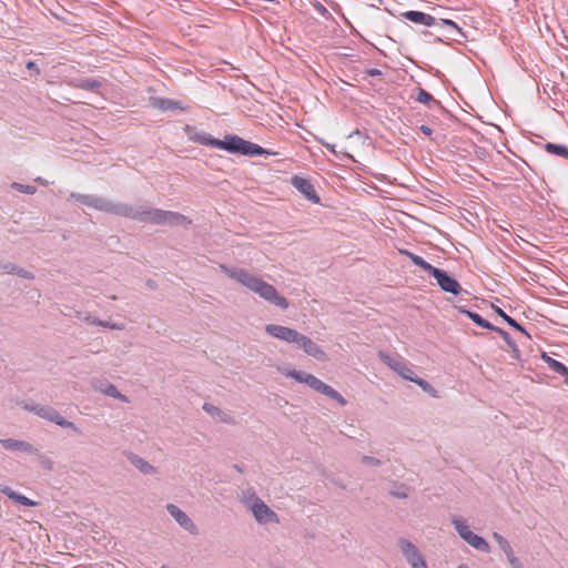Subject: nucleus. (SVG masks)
Returning <instances> with one entry per match:
<instances>
[{
  "label": "nucleus",
  "instance_id": "obj_25",
  "mask_svg": "<svg viewBox=\"0 0 568 568\" xmlns=\"http://www.w3.org/2000/svg\"><path fill=\"white\" fill-rule=\"evenodd\" d=\"M192 140L201 145L205 146H213L220 149V139L213 138L211 134L206 132H200L195 133L194 136H192Z\"/></svg>",
  "mask_w": 568,
  "mask_h": 568
},
{
  "label": "nucleus",
  "instance_id": "obj_46",
  "mask_svg": "<svg viewBox=\"0 0 568 568\" xmlns=\"http://www.w3.org/2000/svg\"><path fill=\"white\" fill-rule=\"evenodd\" d=\"M83 321L87 322L88 324H91V325H99L101 324V320L97 318V317H93L91 315H85L83 317Z\"/></svg>",
  "mask_w": 568,
  "mask_h": 568
},
{
  "label": "nucleus",
  "instance_id": "obj_27",
  "mask_svg": "<svg viewBox=\"0 0 568 568\" xmlns=\"http://www.w3.org/2000/svg\"><path fill=\"white\" fill-rule=\"evenodd\" d=\"M436 26H442V27H448L452 29V31L454 32V34L450 36V38L457 42H460L459 39H457L456 36H459L460 38L463 39H467L466 34L463 32V30L457 26V23L450 19H439L437 20V24Z\"/></svg>",
  "mask_w": 568,
  "mask_h": 568
},
{
  "label": "nucleus",
  "instance_id": "obj_40",
  "mask_svg": "<svg viewBox=\"0 0 568 568\" xmlns=\"http://www.w3.org/2000/svg\"><path fill=\"white\" fill-rule=\"evenodd\" d=\"M417 266L420 267L422 270H424L425 272L429 273L433 277L435 276V273L437 271H439L438 267L433 266L430 263H428L424 258L420 260V262Z\"/></svg>",
  "mask_w": 568,
  "mask_h": 568
},
{
  "label": "nucleus",
  "instance_id": "obj_42",
  "mask_svg": "<svg viewBox=\"0 0 568 568\" xmlns=\"http://www.w3.org/2000/svg\"><path fill=\"white\" fill-rule=\"evenodd\" d=\"M362 462L373 467H378L382 465V462L378 458L368 455L362 456Z\"/></svg>",
  "mask_w": 568,
  "mask_h": 568
},
{
  "label": "nucleus",
  "instance_id": "obj_41",
  "mask_svg": "<svg viewBox=\"0 0 568 568\" xmlns=\"http://www.w3.org/2000/svg\"><path fill=\"white\" fill-rule=\"evenodd\" d=\"M390 495L396 498H406L408 496V488L402 485L396 490H390Z\"/></svg>",
  "mask_w": 568,
  "mask_h": 568
},
{
  "label": "nucleus",
  "instance_id": "obj_47",
  "mask_svg": "<svg viewBox=\"0 0 568 568\" xmlns=\"http://www.w3.org/2000/svg\"><path fill=\"white\" fill-rule=\"evenodd\" d=\"M26 67L28 70L34 71L37 75L40 74V69L38 68V65L34 61H29Z\"/></svg>",
  "mask_w": 568,
  "mask_h": 568
},
{
  "label": "nucleus",
  "instance_id": "obj_26",
  "mask_svg": "<svg viewBox=\"0 0 568 568\" xmlns=\"http://www.w3.org/2000/svg\"><path fill=\"white\" fill-rule=\"evenodd\" d=\"M465 541L481 552L490 551L489 544L483 537H480L474 532H471Z\"/></svg>",
  "mask_w": 568,
  "mask_h": 568
},
{
  "label": "nucleus",
  "instance_id": "obj_24",
  "mask_svg": "<svg viewBox=\"0 0 568 568\" xmlns=\"http://www.w3.org/2000/svg\"><path fill=\"white\" fill-rule=\"evenodd\" d=\"M415 100L419 103L428 105L430 109L434 106L440 108L442 104L438 100H436L429 92L426 90L418 88Z\"/></svg>",
  "mask_w": 568,
  "mask_h": 568
},
{
  "label": "nucleus",
  "instance_id": "obj_16",
  "mask_svg": "<svg viewBox=\"0 0 568 568\" xmlns=\"http://www.w3.org/2000/svg\"><path fill=\"white\" fill-rule=\"evenodd\" d=\"M92 387L95 390H98V392H100V393H102V394H104V395H106L109 397L119 399V400H121L123 403H129L128 396L121 394L118 390L116 386L113 385L112 383L108 382V381H101V379L92 381Z\"/></svg>",
  "mask_w": 568,
  "mask_h": 568
},
{
  "label": "nucleus",
  "instance_id": "obj_8",
  "mask_svg": "<svg viewBox=\"0 0 568 568\" xmlns=\"http://www.w3.org/2000/svg\"><path fill=\"white\" fill-rule=\"evenodd\" d=\"M304 384L308 385L312 389L327 396L328 398L336 400L342 406L347 404V400L337 390L314 375L306 377V379H304Z\"/></svg>",
  "mask_w": 568,
  "mask_h": 568
},
{
  "label": "nucleus",
  "instance_id": "obj_55",
  "mask_svg": "<svg viewBox=\"0 0 568 568\" xmlns=\"http://www.w3.org/2000/svg\"><path fill=\"white\" fill-rule=\"evenodd\" d=\"M146 284H148V286H149L150 288H154V287H155V283H154V281H152V280H149V281L146 282Z\"/></svg>",
  "mask_w": 568,
  "mask_h": 568
},
{
  "label": "nucleus",
  "instance_id": "obj_54",
  "mask_svg": "<svg viewBox=\"0 0 568 568\" xmlns=\"http://www.w3.org/2000/svg\"><path fill=\"white\" fill-rule=\"evenodd\" d=\"M233 468H234L235 470H237L239 473H243V471H244V470H243V467H242L241 465H239V464H235V465L233 466Z\"/></svg>",
  "mask_w": 568,
  "mask_h": 568
},
{
  "label": "nucleus",
  "instance_id": "obj_37",
  "mask_svg": "<svg viewBox=\"0 0 568 568\" xmlns=\"http://www.w3.org/2000/svg\"><path fill=\"white\" fill-rule=\"evenodd\" d=\"M285 375L287 377L294 378L298 383H304V379H306V377H310L312 374H308V373H305L302 371L292 369V371H288Z\"/></svg>",
  "mask_w": 568,
  "mask_h": 568
},
{
  "label": "nucleus",
  "instance_id": "obj_11",
  "mask_svg": "<svg viewBox=\"0 0 568 568\" xmlns=\"http://www.w3.org/2000/svg\"><path fill=\"white\" fill-rule=\"evenodd\" d=\"M434 278L437 281L439 287L446 293L458 295L462 292V286L458 281L444 270L439 268V271L435 273Z\"/></svg>",
  "mask_w": 568,
  "mask_h": 568
},
{
  "label": "nucleus",
  "instance_id": "obj_10",
  "mask_svg": "<svg viewBox=\"0 0 568 568\" xmlns=\"http://www.w3.org/2000/svg\"><path fill=\"white\" fill-rule=\"evenodd\" d=\"M166 510L184 530L189 531L192 535H196L199 532L197 527L193 523V520L187 516L185 511L180 509L176 505L168 504Z\"/></svg>",
  "mask_w": 568,
  "mask_h": 568
},
{
  "label": "nucleus",
  "instance_id": "obj_31",
  "mask_svg": "<svg viewBox=\"0 0 568 568\" xmlns=\"http://www.w3.org/2000/svg\"><path fill=\"white\" fill-rule=\"evenodd\" d=\"M241 500L248 509H251L255 500L260 503L262 499L256 495L255 490L251 487L242 491Z\"/></svg>",
  "mask_w": 568,
  "mask_h": 568
},
{
  "label": "nucleus",
  "instance_id": "obj_57",
  "mask_svg": "<svg viewBox=\"0 0 568 568\" xmlns=\"http://www.w3.org/2000/svg\"><path fill=\"white\" fill-rule=\"evenodd\" d=\"M457 568H469V567H468V566H466V565H462V566H459V567H457Z\"/></svg>",
  "mask_w": 568,
  "mask_h": 568
},
{
  "label": "nucleus",
  "instance_id": "obj_6",
  "mask_svg": "<svg viewBox=\"0 0 568 568\" xmlns=\"http://www.w3.org/2000/svg\"><path fill=\"white\" fill-rule=\"evenodd\" d=\"M97 211L109 213L115 216L128 217L133 220L135 206L123 202H113L102 196L91 194L88 205Z\"/></svg>",
  "mask_w": 568,
  "mask_h": 568
},
{
  "label": "nucleus",
  "instance_id": "obj_44",
  "mask_svg": "<svg viewBox=\"0 0 568 568\" xmlns=\"http://www.w3.org/2000/svg\"><path fill=\"white\" fill-rule=\"evenodd\" d=\"M17 275L22 277V278H27V280H33L34 278L33 273H31L28 270L21 268V267H19V270H17Z\"/></svg>",
  "mask_w": 568,
  "mask_h": 568
},
{
  "label": "nucleus",
  "instance_id": "obj_45",
  "mask_svg": "<svg viewBox=\"0 0 568 568\" xmlns=\"http://www.w3.org/2000/svg\"><path fill=\"white\" fill-rule=\"evenodd\" d=\"M2 270L7 273H14L17 274V270H19V267L12 263H8V264H4L2 266Z\"/></svg>",
  "mask_w": 568,
  "mask_h": 568
},
{
  "label": "nucleus",
  "instance_id": "obj_58",
  "mask_svg": "<svg viewBox=\"0 0 568 568\" xmlns=\"http://www.w3.org/2000/svg\"><path fill=\"white\" fill-rule=\"evenodd\" d=\"M110 298L114 301V300H116V296L115 295H111Z\"/></svg>",
  "mask_w": 568,
  "mask_h": 568
},
{
  "label": "nucleus",
  "instance_id": "obj_21",
  "mask_svg": "<svg viewBox=\"0 0 568 568\" xmlns=\"http://www.w3.org/2000/svg\"><path fill=\"white\" fill-rule=\"evenodd\" d=\"M152 105L161 111L184 110L180 101L169 98H153Z\"/></svg>",
  "mask_w": 568,
  "mask_h": 568
},
{
  "label": "nucleus",
  "instance_id": "obj_38",
  "mask_svg": "<svg viewBox=\"0 0 568 568\" xmlns=\"http://www.w3.org/2000/svg\"><path fill=\"white\" fill-rule=\"evenodd\" d=\"M36 455L38 456V462L42 468L47 470H51L53 468V460L49 456L39 453Z\"/></svg>",
  "mask_w": 568,
  "mask_h": 568
},
{
  "label": "nucleus",
  "instance_id": "obj_2",
  "mask_svg": "<svg viewBox=\"0 0 568 568\" xmlns=\"http://www.w3.org/2000/svg\"><path fill=\"white\" fill-rule=\"evenodd\" d=\"M265 332L274 338L296 345L308 356H312L320 362H326L328 359L326 352L322 347H320L310 337L294 328L277 324H267L265 326Z\"/></svg>",
  "mask_w": 568,
  "mask_h": 568
},
{
  "label": "nucleus",
  "instance_id": "obj_39",
  "mask_svg": "<svg viewBox=\"0 0 568 568\" xmlns=\"http://www.w3.org/2000/svg\"><path fill=\"white\" fill-rule=\"evenodd\" d=\"M417 266L420 267L422 270H424L425 272L429 273L433 277L435 276V273L437 271H439L438 267L433 266L430 263H428L424 258L420 260V262Z\"/></svg>",
  "mask_w": 568,
  "mask_h": 568
},
{
  "label": "nucleus",
  "instance_id": "obj_4",
  "mask_svg": "<svg viewBox=\"0 0 568 568\" xmlns=\"http://www.w3.org/2000/svg\"><path fill=\"white\" fill-rule=\"evenodd\" d=\"M220 149L233 154H242L248 156L273 155L274 152L262 148L258 144L246 141L239 135L227 134L220 142Z\"/></svg>",
  "mask_w": 568,
  "mask_h": 568
},
{
  "label": "nucleus",
  "instance_id": "obj_14",
  "mask_svg": "<svg viewBox=\"0 0 568 568\" xmlns=\"http://www.w3.org/2000/svg\"><path fill=\"white\" fill-rule=\"evenodd\" d=\"M493 538L496 540V542L498 544L499 548L506 555L507 561L510 565V567L511 568H523V562L515 555L510 542L503 535H500L497 531L493 532Z\"/></svg>",
  "mask_w": 568,
  "mask_h": 568
},
{
  "label": "nucleus",
  "instance_id": "obj_30",
  "mask_svg": "<svg viewBox=\"0 0 568 568\" xmlns=\"http://www.w3.org/2000/svg\"><path fill=\"white\" fill-rule=\"evenodd\" d=\"M496 312L509 326L514 327L515 329H517V331L526 334L528 337H530V335L527 333V331L524 328V326H521L515 318L507 315L501 308L496 307Z\"/></svg>",
  "mask_w": 568,
  "mask_h": 568
},
{
  "label": "nucleus",
  "instance_id": "obj_13",
  "mask_svg": "<svg viewBox=\"0 0 568 568\" xmlns=\"http://www.w3.org/2000/svg\"><path fill=\"white\" fill-rule=\"evenodd\" d=\"M291 182H292V185L301 194H303L305 199H307L308 201H311L314 204L320 203L321 199L317 195L314 186L307 179L301 178V176H293Z\"/></svg>",
  "mask_w": 568,
  "mask_h": 568
},
{
  "label": "nucleus",
  "instance_id": "obj_5",
  "mask_svg": "<svg viewBox=\"0 0 568 568\" xmlns=\"http://www.w3.org/2000/svg\"><path fill=\"white\" fill-rule=\"evenodd\" d=\"M23 409L28 410V412H31L36 415H38L39 417L45 419V420H49L51 423H54L55 425L58 426H61L63 428H70L72 429L73 432L80 434V429L79 427L70 422V420H67L63 416H61L59 414V412L53 408L52 406H49V405H40V404H34V403H28V402H21L19 404Z\"/></svg>",
  "mask_w": 568,
  "mask_h": 568
},
{
  "label": "nucleus",
  "instance_id": "obj_19",
  "mask_svg": "<svg viewBox=\"0 0 568 568\" xmlns=\"http://www.w3.org/2000/svg\"><path fill=\"white\" fill-rule=\"evenodd\" d=\"M405 19L410 22L423 24L426 27H433L437 24V19L428 13L422 11L409 10L402 14Z\"/></svg>",
  "mask_w": 568,
  "mask_h": 568
},
{
  "label": "nucleus",
  "instance_id": "obj_49",
  "mask_svg": "<svg viewBox=\"0 0 568 568\" xmlns=\"http://www.w3.org/2000/svg\"><path fill=\"white\" fill-rule=\"evenodd\" d=\"M314 7H315L316 11L320 12L322 16H325L328 13L327 9L320 2H317Z\"/></svg>",
  "mask_w": 568,
  "mask_h": 568
},
{
  "label": "nucleus",
  "instance_id": "obj_1",
  "mask_svg": "<svg viewBox=\"0 0 568 568\" xmlns=\"http://www.w3.org/2000/svg\"><path fill=\"white\" fill-rule=\"evenodd\" d=\"M220 268L227 277L257 294L267 303L275 305L281 310L288 308L290 303L287 298L281 295L272 284L265 282L261 276L251 273L243 267L221 264Z\"/></svg>",
  "mask_w": 568,
  "mask_h": 568
},
{
  "label": "nucleus",
  "instance_id": "obj_50",
  "mask_svg": "<svg viewBox=\"0 0 568 568\" xmlns=\"http://www.w3.org/2000/svg\"><path fill=\"white\" fill-rule=\"evenodd\" d=\"M419 130L427 136H430L433 134V129L429 128L428 125L423 124L419 126Z\"/></svg>",
  "mask_w": 568,
  "mask_h": 568
},
{
  "label": "nucleus",
  "instance_id": "obj_56",
  "mask_svg": "<svg viewBox=\"0 0 568 568\" xmlns=\"http://www.w3.org/2000/svg\"><path fill=\"white\" fill-rule=\"evenodd\" d=\"M327 148H329L332 150V152H335L334 145H327Z\"/></svg>",
  "mask_w": 568,
  "mask_h": 568
},
{
  "label": "nucleus",
  "instance_id": "obj_51",
  "mask_svg": "<svg viewBox=\"0 0 568 568\" xmlns=\"http://www.w3.org/2000/svg\"><path fill=\"white\" fill-rule=\"evenodd\" d=\"M125 325L123 323H111L110 329L123 331Z\"/></svg>",
  "mask_w": 568,
  "mask_h": 568
},
{
  "label": "nucleus",
  "instance_id": "obj_12",
  "mask_svg": "<svg viewBox=\"0 0 568 568\" xmlns=\"http://www.w3.org/2000/svg\"><path fill=\"white\" fill-rule=\"evenodd\" d=\"M381 359L387 364L393 371H395L404 379L412 381L415 376L414 371L406 365L405 362L396 359L387 354L379 353Z\"/></svg>",
  "mask_w": 568,
  "mask_h": 568
},
{
  "label": "nucleus",
  "instance_id": "obj_35",
  "mask_svg": "<svg viewBox=\"0 0 568 568\" xmlns=\"http://www.w3.org/2000/svg\"><path fill=\"white\" fill-rule=\"evenodd\" d=\"M11 189H13L18 192L24 193V194H34L37 192L36 186L28 185V184H21L18 182L11 183Z\"/></svg>",
  "mask_w": 568,
  "mask_h": 568
},
{
  "label": "nucleus",
  "instance_id": "obj_17",
  "mask_svg": "<svg viewBox=\"0 0 568 568\" xmlns=\"http://www.w3.org/2000/svg\"><path fill=\"white\" fill-rule=\"evenodd\" d=\"M0 445L7 450L38 454V449L26 440L4 438L0 439Z\"/></svg>",
  "mask_w": 568,
  "mask_h": 568
},
{
  "label": "nucleus",
  "instance_id": "obj_18",
  "mask_svg": "<svg viewBox=\"0 0 568 568\" xmlns=\"http://www.w3.org/2000/svg\"><path fill=\"white\" fill-rule=\"evenodd\" d=\"M124 455L128 460L143 475H153L158 473L153 465H151L148 460L140 457L139 455L132 452H125Z\"/></svg>",
  "mask_w": 568,
  "mask_h": 568
},
{
  "label": "nucleus",
  "instance_id": "obj_48",
  "mask_svg": "<svg viewBox=\"0 0 568 568\" xmlns=\"http://www.w3.org/2000/svg\"><path fill=\"white\" fill-rule=\"evenodd\" d=\"M366 74H368L369 77H381L383 73L379 69H368L366 70Z\"/></svg>",
  "mask_w": 568,
  "mask_h": 568
},
{
  "label": "nucleus",
  "instance_id": "obj_60",
  "mask_svg": "<svg viewBox=\"0 0 568 568\" xmlns=\"http://www.w3.org/2000/svg\"><path fill=\"white\" fill-rule=\"evenodd\" d=\"M162 568H166L165 566H163Z\"/></svg>",
  "mask_w": 568,
  "mask_h": 568
},
{
  "label": "nucleus",
  "instance_id": "obj_28",
  "mask_svg": "<svg viewBox=\"0 0 568 568\" xmlns=\"http://www.w3.org/2000/svg\"><path fill=\"white\" fill-rule=\"evenodd\" d=\"M544 150L549 154L568 159V146L566 145L547 142Z\"/></svg>",
  "mask_w": 568,
  "mask_h": 568
},
{
  "label": "nucleus",
  "instance_id": "obj_7",
  "mask_svg": "<svg viewBox=\"0 0 568 568\" xmlns=\"http://www.w3.org/2000/svg\"><path fill=\"white\" fill-rule=\"evenodd\" d=\"M398 547L412 568H428L427 562L419 549L409 540L400 538Z\"/></svg>",
  "mask_w": 568,
  "mask_h": 568
},
{
  "label": "nucleus",
  "instance_id": "obj_59",
  "mask_svg": "<svg viewBox=\"0 0 568 568\" xmlns=\"http://www.w3.org/2000/svg\"><path fill=\"white\" fill-rule=\"evenodd\" d=\"M566 382L568 383V377H567Z\"/></svg>",
  "mask_w": 568,
  "mask_h": 568
},
{
  "label": "nucleus",
  "instance_id": "obj_9",
  "mask_svg": "<svg viewBox=\"0 0 568 568\" xmlns=\"http://www.w3.org/2000/svg\"><path fill=\"white\" fill-rule=\"evenodd\" d=\"M255 518V520L260 525H266V524H278L280 518L278 515L271 509L263 500L257 503L255 500L254 505H252V508L250 509Z\"/></svg>",
  "mask_w": 568,
  "mask_h": 568
},
{
  "label": "nucleus",
  "instance_id": "obj_34",
  "mask_svg": "<svg viewBox=\"0 0 568 568\" xmlns=\"http://www.w3.org/2000/svg\"><path fill=\"white\" fill-rule=\"evenodd\" d=\"M8 496H9L10 499L17 501L18 504H20L22 506L34 507V506L38 505V503L31 500L30 498H28L24 495H20V494H17V493H11Z\"/></svg>",
  "mask_w": 568,
  "mask_h": 568
},
{
  "label": "nucleus",
  "instance_id": "obj_22",
  "mask_svg": "<svg viewBox=\"0 0 568 568\" xmlns=\"http://www.w3.org/2000/svg\"><path fill=\"white\" fill-rule=\"evenodd\" d=\"M541 359L544 361V363L547 364V366L549 367V369H551L554 373L565 377L567 379L568 377V367L562 364L561 362L550 357L548 354L546 353H542L541 355Z\"/></svg>",
  "mask_w": 568,
  "mask_h": 568
},
{
  "label": "nucleus",
  "instance_id": "obj_20",
  "mask_svg": "<svg viewBox=\"0 0 568 568\" xmlns=\"http://www.w3.org/2000/svg\"><path fill=\"white\" fill-rule=\"evenodd\" d=\"M203 409L209 415H211L214 418H217L222 423H225V424H229V425H234L235 424V419H234V417L232 415L223 412L222 409H220L219 407H216V406H214L212 404L205 403L203 405Z\"/></svg>",
  "mask_w": 568,
  "mask_h": 568
},
{
  "label": "nucleus",
  "instance_id": "obj_23",
  "mask_svg": "<svg viewBox=\"0 0 568 568\" xmlns=\"http://www.w3.org/2000/svg\"><path fill=\"white\" fill-rule=\"evenodd\" d=\"M460 313L465 314L469 320H471L475 324L478 326L486 328V329H497V326L493 325L487 320L483 318L478 313L459 307L458 308Z\"/></svg>",
  "mask_w": 568,
  "mask_h": 568
},
{
  "label": "nucleus",
  "instance_id": "obj_36",
  "mask_svg": "<svg viewBox=\"0 0 568 568\" xmlns=\"http://www.w3.org/2000/svg\"><path fill=\"white\" fill-rule=\"evenodd\" d=\"M91 199V194H80L75 192H71L69 195V200H74L85 206L89 205Z\"/></svg>",
  "mask_w": 568,
  "mask_h": 568
},
{
  "label": "nucleus",
  "instance_id": "obj_53",
  "mask_svg": "<svg viewBox=\"0 0 568 568\" xmlns=\"http://www.w3.org/2000/svg\"><path fill=\"white\" fill-rule=\"evenodd\" d=\"M110 325H111V322L102 321V320H101V324H99L98 326H102V327H105V328H110Z\"/></svg>",
  "mask_w": 568,
  "mask_h": 568
},
{
  "label": "nucleus",
  "instance_id": "obj_3",
  "mask_svg": "<svg viewBox=\"0 0 568 568\" xmlns=\"http://www.w3.org/2000/svg\"><path fill=\"white\" fill-rule=\"evenodd\" d=\"M133 220L143 223L169 226H186L192 223L189 217L179 212L165 211L146 205L135 206Z\"/></svg>",
  "mask_w": 568,
  "mask_h": 568
},
{
  "label": "nucleus",
  "instance_id": "obj_29",
  "mask_svg": "<svg viewBox=\"0 0 568 568\" xmlns=\"http://www.w3.org/2000/svg\"><path fill=\"white\" fill-rule=\"evenodd\" d=\"M452 524L454 525L460 538L464 540H466L468 536L473 532L467 523L462 518L453 517Z\"/></svg>",
  "mask_w": 568,
  "mask_h": 568
},
{
  "label": "nucleus",
  "instance_id": "obj_33",
  "mask_svg": "<svg viewBox=\"0 0 568 568\" xmlns=\"http://www.w3.org/2000/svg\"><path fill=\"white\" fill-rule=\"evenodd\" d=\"M410 382L417 384L424 392L428 393L433 397H436V389L426 379L419 378L415 375Z\"/></svg>",
  "mask_w": 568,
  "mask_h": 568
},
{
  "label": "nucleus",
  "instance_id": "obj_52",
  "mask_svg": "<svg viewBox=\"0 0 568 568\" xmlns=\"http://www.w3.org/2000/svg\"><path fill=\"white\" fill-rule=\"evenodd\" d=\"M34 182L39 183L40 185H43V186H47L48 185V181L44 180L43 178L41 176H38L37 179H34Z\"/></svg>",
  "mask_w": 568,
  "mask_h": 568
},
{
  "label": "nucleus",
  "instance_id": "obj_15",
  "mask_svg": "<svg viewBox=\"0 0 568 568\" xmlns=\"http://www.w3.org/2000/svg\"><path fill=\"white\" fill-rule=\"evenodd\" d=\"M67 83L71 88L81 89L97 94L101 93V89L103 87L100 80L93 78H72L68 80Z\"/></svg>",
  "mask_w": 568,
  "mask_h": 568
},
{
  "label": "nucleus",
  "instance_id": "obj_32",
  "mask_svg": "<svg viewBox=\"0 0 568 568\" xmlns=\"http://www.w3.org/2000/svg\"><path fill=\"white\" fill-rule=\"evenodd\" d=\"M494 332L498 333L501 338L505 341V343L511 348V351L517 355L519 353V349L515 343V341L511 338L508 332L504 331L500 327H497V329H493Z\"/></svg>",
  "mask_w": 568,
  "mask_h": 568
},
{
  "label": "nucleus",
  "instance_id": "obj_43",
  "mask_svg": "<svg viewBox=\"0 0 568 568\" xmlns=\"http://www.w3.org/2000/svg\"><path fill=\"white\" fill-rule=\"evenodd\" d=\"M400 253L406 255L416 266L419 264L420 260L423 258L422 256H419L413 252H409L407 250H403V251H400Z\"/></svg>",
  "mask_w": 568,
  "mask_h": 568
}]
</instances>
